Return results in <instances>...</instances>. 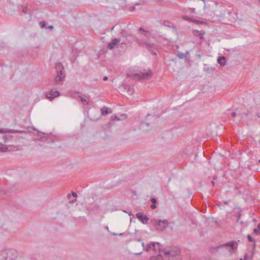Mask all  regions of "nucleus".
<instances>
[{
    "instance_id": "f257e3e1",
    "label": "nucleus",
    "mask_w": 260,
    "mask_h": 260,
    "mask_svg": "<svg viewBox=\"0 0 260 260\" xmlns=\"http://www.w3.org/2000/svg\"><path fill=\"white\" fill-rule=\"evenodd\" d=\"M151 36V34L148 30L140 27L138 32V36L136 38V42L139 45L147 48L153 55H156V52L153 51V49H155L156 45L148 42Z\"/></svg>"
},
{
    "instance_id": "9d476101",
    "label": "nucleus",
    "mask_w": 260,
    "mask_h": 260,
    "mask_svg": "<svg viewBox=\"0 0 260 260\" xmlns=\"http://www.w3.org/2000/svg\"><path fill=\"white\" fill-rule=\"evenodd\" d=\"M234 244H235L234 243L231 242L230 243H228L225 245L220 246V247H219V248H223V247L227 248L229 250V252L231 254H232L233 253H234L235 251V247H234Z\"/></svg>"
},
{
    "instance_id": "39448f33",
    "label": "nucleus",
    "mask_w": 260,
    "mask_h": 260,
    "mask_svg": "<svg viewBox=\"0 0 260 260\" xmlns=\"http://www.w3.org/2000/svg\"><path fill=\"white\" fill-rule=\"evenodd\" d=\"M3 251L5 260H13L16 257V251L14 249H6Z\"/></svg>"
},
{
    "instance_id": "5701e85b",
    "label": "nucleus",
    "mask_w": 260,
    "mask_h": 260,
    "mask_svg": "<svg viewBox=\"0 0 260 260\" xmlns=\"http://www.w3.org/2000/svg\"><path fill=\"white\" fill-rule=\"evenodd\" d=\"M182 18L184 20H187V21H192V22H197V20H196L195 19H191L188 16H186V15L182 16Z\"/></svg>"
},
{
    "instance_id": "7c9ffc66",
    "label": "nucleus",
    "mask_w": 260,
    "mask_h": 260,
    "mask_svg": "<svg viewBox=\"0 0 260 260\" xmlns=\"http://www.w3.org/2000/svg\"><path fill=\"white\" fill-rule=\"evenodd\" d=\"M145 3V1L144 0L141 1L139 3H136V5H143Z\"/></svg>"
},
{
    "instance_id": "a19ab883",
    "label": "nucleus",
    "mask_w": 260,
    "mask_h": 260,
    "mask_svg": "<svg viewBox=\"0 0 260 260\" xmlns=\"http://www.w3.org/2000/svg\"><path fill=\"white\" fill-rule=\"evenodd\" d=\"M103 80H104V81H106V80H108V77H107V76H105V77H104V78H103Z\"/></svg>"
},
{
    "instance_id": "412c9836",
    "label": "nucleus",
    "mask_w": 260,
    "mask_h": 260,
    "mask_svg": "<svg viewBox=\"0 0 260 260\" xmlns=\"http://www.w3.org/2000/svg\"><path fill=\"white\" fill-rule=\"evenodd\" d=\"M80 98L82 103L86 105L88 104L89 100L88 97H87L85 95H84L83 96H81Z\"/></svg>"
},
{
    "instance_id": "b1692460",
    "label": "nucleus",
    "mask_w": 260,
    "mask_h": 260,
    "mask_svg": "<svg viewBox=\"0 0 260 260\" xmlns=\"http://www.w3.org/2000/svg\"><path fill=\"white\" fill-rule=\"evenodd\" d=\"M253 232L256 235L260 234V223L258 224L257 228L254 229Z\"/></svg>"
},
{
    "instance_id": "9b49d317",
    "label": "nucleus",
    "mask_w": 260,
    "mask_h": 260,
    "mask_svg": "<svg viewBox=\"0 0 260 260\" xmlns=\"http://www.w3.org/2000/svg\"><path fill=\"white\" fill-rule=\"evenodd\" d=\"M21 133L20 131L8 129V128H2L0 129V133L1 134H5V133Z\"/></svg>"
},
{
    "instance_id": "4468645a",
    "label": "nucleus",
    "mask_w": 260,
    "mask_h": 260,
    "mask_svg": "<svg viewBox=\"0 0 260 260\" xmlns=\"http://www.w3.org/2000/svg\"><path fill=\"white\" fill-rule=\"evenodd\" d=\"M217 62L221 66H223L226 63V59L224 56H219L217 59Z\"/></svg>"
},
{
    "instance_id": "1a4fd4ad",
    "label": "nucleus",
    "mask_w": 260,
    "mask_h": 260,
    "mask_svg": "<svg viewBox=\"0 0 260 260\" xmlns=\"http://www.w3.org/2000/svg\"><path fill=\"white\" fill-rule=\"evenodd\" d=\"M136 217L139 221L144 224L147 223L149 220V218L146 215L142 213H137L136 214Z\"/></svg>"
},
{
    "instance_id": "a18cd8bd",
    "label": "nucleus",
    "mask_w": 260,
    "mask_h": 260,
    "mask_svg": "<svg viewBox=\"0 0 260 260\" xmlns=\"http://www.w3.org/2000/svg\"><path fill=\"white\" fill-rule=\"evenodd\" d=\"M212 184L213 186L214 185V182L213 181H212Z\"/></svg>"
},
{
    "instance_id": "dca6fc26",
    "label": "nucleus",
    "mask_w": 260,
    "mask_h": 260,
    "mask_svg": "<svg viewBox=\"0 0 260 260\" xmlns=\"http://www.w3.org/2000/svg\"><path fill=\"white\" fill-rule=\"evenodd\" d=\"M142 245L143 247V250H145L146 251H148L150 250H151L152 247V243H151L150 244H147L145 245L144 243L143 242L142 243Z\"/></svg>"
},
{
    "instance_id": "cd10ccee",
    "label": "nucleus",
    "mask_w": 260,
    "mask_h": 260,
    "mask_svg": "<svg viewBox=\"0 0 260 260\" xmlns=\"http://www.w3.org/2000/svg\"><path fill=\"white\" fill-rule=\"evenodd\" d=\"M39 25L41 28L45 27L46 26V22L44 21H42L39 23Z\"/></svg>"
},
{
    "instance_id": "393cba45",
    "label": "nucleus",
    "mask_w": 260,
    "mask_h": 260,
    "mask_svg": "<svg viewBox=\"0 0 260 260\" xmlns=\"http://www.w3.org/2000/svg\"><path fill=\"white\" fill-rule=\"evenodd\" d=\"M247 239H248V241L249 242L253 243V245H254V247L255 246V242L254 239H253L250 235H248L247 236Z\"/></svg>"
},
{
    "instance_id": "f03ea898",
    "label": "nucleus",
    "mask_w": 260,
    "mask_h": 260,
    "mask_svg": "<svg viewBox=\"0 0 260 260\" xmlns=\"http://www.w3.org/2000/svg\"><path fill=\"white\" fill-rule=\"evenodd\" d=\"M163 253L167 260H179V256L180 253V249L177 247H172L162 249L161 252Z\"/></svg>"
},
{
    "instance_id": "37998d69",
    "label": "nucleus",
    "mask_w": 260,
    "mask_h": 260,
    "mask_svg": "<svg viewBox=\"0 0 260 260\" xmlns=\"http://www.w3.org/2000/svg\"><path fill=\"white\" fill-rule=\"evenodd\" d=\"M224 203L225 204L228 205V204H229V201H224Z\"/></svg>"
},
{
    "instance_id": "f8f14e48",
    "label": "nucleus",
    "mask_w": 260,
    "mask_h": 260,
    "mask_svg": "<svg viewBox=\"0 0 260 260\" xmlns=\"http://www.w3.org/2000/svg\"><path fill=\"white\" fill-rule=\"evenodd\" d=\"M152 248L155 252H159L161 250V246L159 243L156 242H152Z\"/></svg>"
},
{
    "instance_id": "ea45409f",
    "label": "nucleus",
    "mask_w": 260,
    "mask_h": 260,
    "mask_svg": "<svg viewBox=\"0 0 260 260\" xmlns=\"http://www.w3.org/2000/svg\"><path fill=\"white\" fill-rule=\"evenodd\" d=\"M232 116L234 117H235L236 116V113L235 112H232Z\"/></svg>"
},
{
    "instance_id": "0eeeda50",
    "label": "nucleus",
    "mask_w": 260,
    "mask_h": 260,
    "mask_svg": "<svg viewBox=\"0 0 260 260\" xmlns=\"http://www.w3.org/2000/svg\"><path fill=\"white\" fill-rule=\"evenodd\" d=\"M59 95V92L55 89H52L48 93L46 94V98L49 100H52Z\"/></svg>"
},
{
    "instance_id": "8fccbe9b",
    "label": "nucleus",
    "mask_w": 260,
    "mask_h": 260,
    "mask_svg": "<svg viewBox=\"0 0 260 260\" xmlns=\"http://www.w3.org/2000/svg\"><path fill=\"white\" fill-rule=\"evenodd\" d=\"M259 2H260V0H259Z\"/></svg>"
},
{
    "instance_id": "4be33fe9",
    "label": "nucleus",
    "mask_w": 260,
    "mask_h": 260,
    "mask_svg": "<svg viewBox=\"0 0 260 260\" xmlns=\"http://www.w3.org/2000/svg\"><path fill=\"white\" fill-rule=\"evenodd\" d=\"M151 260H167L164 259L161 254H159L156 256H153Z\"/></svg>"
},
{
    "instance_id": "aec40b11",
    "label": "nucleus",
    "mask_w": 260,
    "mask_h": 260,
    "mask_svg": "<svg viewBox=\"0 0 260 260\" xmlns=\"http://www.w3.org/2000/svg\"><path fill=\"white\" fill-rule=\"evenodd\" d=\"M192 33L195 36H199L201 39H203L204 38L203 34L200 32L199 30H194L192 31Z\"/></svg>"
},
{
    "instance_id": "58836bf2",
    "label": "nucleus",
    "mask_w": 260,
    "mask_h": 260,
    "mask_svg": "<svg viewBox=\"0 0 260 260\" xmlns=\"http://www.w3.org/2000/svg\"><path fill=\"white\" fill-rule=\"evenodd\" d=\"M244 260H248V257L247 254L244 256Z\"/></svg>"
},
{
    "instance_id": "7ed1b4c3",
    "label": "nucleus",
    "mask_w": 260,
    "mask_h": 260,
    "mask_svg": "<svg viewBox=\"0 0 260 260\" xmlns=\"http://www.w3.org/2000/svg\"><path fill=\"white\" fill-rule=\"evenodd\" d=\"M56 70L57 72V75L55 78V81L56 84H58L61 81V76L63 74L64 68L63 65L60 62H58L55 66Z\"/></svg>"
},
{
    "instance_id": "c9c22d12",
    "label": "nucleus",
    "mask_w": 260,
    "mask_h": 260,
    "mask_svg": "<svg viewBox=\"0 0 260 260\" xmlns=\"http://www.w3.org/2000/svg\"><path fill=\"white\" fill-rule=\"evenodd\" d=\"M151 208L152 209H155L156 208V206L155 205H154V204H153L151 205Z\"/></svg>"
},
{
    "instance_id": "4c0bfd02",
    "label": "nucleus",
    "mask_w": 260,
    "mask_h": 260,
    "mask_svg": "<svg viewBox=\"0 0 260 260\" xmlns=\"http://www.w3.org/2000/svg\"><path fill=\"white\" fill-rule=\"evenodd\" d=\"M27 10V7H25L23 8V12L24 13H26V11Z\"/></svg>"
},
{
    "instance_id": "a211bd4d",
    "label": "nucleus",
    "mask_w": 260,
    "mask_h": 260,
    "mask_svg": "<svg viewBox=\"0 0 260 260\" xmlns=\"http://www.w3.org/2000/svg\"><path fill=\"white\" fill-rule=\"evenodd\" d=\"M123 89L127 91L129 95H132L134 93V89L133 88H131L128 85L124 86Z\"/></svg>"
},
{
    "instance_id": "2eb2a0df",
    "label": "nucleus",
    "mask_w": 260,
    "mask_h": 260,
    "mask_svg": "<svg viewBox=\"0 0 260 260\" xmlns=\"http://www.w3.org/2000/svg\"><path fill=\"white\" fill-rule=\"evenodd\" d=\"M101 113L102 115H106L112 113V110L110 108L107 107H104L101 109Z\"/></svg>"
},
{
    "instance_id": "473e14b6",
    "label": "nucleus",
    "mask_w": 260,
    "mask_h": 260,
    "mask_svg": "<svg viewBox=\"0 0 260 260\" xmlns=\"http://www.w3.org/2000/svg\"><path fill=\"white\" fill-rule=\"evenodd\" d=\"M121 119H124L126 118V115L124 114H122L121 115Z\"/></svg>"
},
{
    "instance_id": "e433bc0d",
    "label": "nucleus",
    "mask_w": 260,
    "mask_h": 260,
    "mask_svg": "<svg viewBox=\"0 0 260 260\" xmlns=\"http://www.w3.org/2000/svg\"><path fill=\"white\" fill-rule=\"evenodd\" d=\"M72 196L76 198L77 197V194L75 192H72Z\"/></svg>"
},
{
    "instance_id": "c756f323",
    "label": "nucleus",
    "mask_w": 260,
    "mask_h": 260,
    "mask_svg": "<svg viewBox=\"0 0 260 260\" xmlns=\"http://www.w3.org/2000/svg\"><path fill=\"white\" fill-rule=\"evenodd\" d=\"M111 120L112 121H114L115 120H120V118L119 117H118V116H111Z\"/></svg>"
},
{
    "instance_id": "20e7f679",
    "label": "nucleus",
    "mask_w": 260,
    "mask_h": 260,
    "mask_svg": "<svg viewBox=\"0 0 260 260\" xmlns=\"http://www.w3.org/2000/svg\"><path fill=\"white\" fill-rule=\"evenodd\" d=\"M152 76V72L150 70L147 71L146 72H141L140 73L133 74L132 77L136 79H148Z\"/></svg>"
},
{
    "instance_id": "ddd939ff",
    "label": "nucleus",
    "mask_w": 260,
    "mask_h": 260,
    "mask_svg": "<svg viewBox=\"0 0 260 260\" xmlns=\"http://www.w3.org/2000/svg\"><path fill=\"white\" fill-rule=\"evenodd\" d=\"M120 40L119 39L115 38L113 39L111 43H110L108 45V48L110 49H112L114 48L115 45L119 42H120Z\"/></svg>"
},
{
    "instance_id": "f3484780",
    "label": "nucleus",
    "mask_w": 260,
    "mask_h": 260,
    "mask_svg": "<svg viewBox=\"0 0 260 260\" xmlns=\"http://www.w3.org/2000/svg\"><path fill=\"white\" fill-rule=\"evenodd\" d=\"M13 138L12 136L4 134L3 135V140L4 143H7Z\"/></svg>"
},
{
    "instance_id": "72a5a7b5",
    "label": "nucleus",
    "mask_w": 260,
    "mask_h": 260,
    "mask_svg": "<svg viewBox=\"0 0 260 260\" xmlns=\"http://www.w3.org/2000/svg\"><path fill=\"white\" fill-rule=\"evenodd\" d=\"M151 201L152 203L155 204L156 202V200L155 198H152Z\"/></svg>"
},
{
    "instance_id": "f704fd0d",
    "label": "nucleus",
    "mask_w": 260,
    "mask_h": 260,
    "mask_svg": "<svg viewBox=\"0 0 260 260\" xmlns=\"http://www.w3.org/2000/svg\"><path fill=\"white\" fill-rule=\"evenodd\" d=\"M54 27L52 25H49V26H48L47 27V29H50V30H52L53 29Z\"/></svg>"
},
{
    "instance_id": "09e8293b",
    "label": "nucleus",
    "mask_w": 260,
    "mask_h": 260,
    "mask_svg": "<svg viewBox=\"0 0 260 260\" xmlns=\"http://www.w3.org/2000/svg\"><path fill=\"white\" fill-rule=\"evenodd\" d=\"M259 162H260V159L259 160Z\"/></svg>"
},
{
    "instance_id": "c03bdc74",
    "label": "nucleus",
    "mask_w": 260,
    "mask_h": 260,
    "mask_svg": "<svg viewBox=\"0 0 260 260\" xmlns=\"http://www.w3.org/2000/svg\"><path fill=\"white\" fill-rule=\"evenodd\" d=\"M75 201H76V200H73V201H70V202H71V203H73L75 202Z\"/></svg>"
},
{
    "instance_id": "c85d7f7f",
    "label": "nucleus",
    "mask_w": 260,
    "mask_h": 260,
    "mask_svg": "<svg viewBox=\"0 0 260 260\" xmlns=\"http://www.w3.org/2000/svg\"><path fill=\"white\" fill-rule=\"evenodd\" d=\"M0 260H5L3 251H0Z\"/></svg>"
},
{
    "instance_id": "de8ad7c7",
    "label": "nucleus",
    "mask_w": 260,
    "mask_h": 260,
    "mask_svg": "<svg viewBox=\"0 0 260 260\" xmlns=\"http://www.w3.org/2000/svg\"><path fill=\"white\" fill-rule=\"evenodd\" d=\"M145 124H146V125L148 126L149 125V124L148 123H145Z\"/></svg>"
},
{
    "instance_id": "79ce46f5",
    "label": "nucleus",
    "mask_w": 260,
    "mask_h": 260,
    "mask_svg": "<svg viewBox=\"0 0 260 260\" xmlns=\"http://www.w3.org/2000/svg\"><path fill=\"white\" fill-rule=\"evenodd\" d=\"M67 197H68V198L69 199H71V195L70 194H68L67 195Z\"/></svg>"
},
{
    "instance_id": "bb28decb",
    "label": "nucleus",
    "mask_w": 260,
    "mask_h": 260,
    "mask_svg": "<svg viewBox=\"0 0 260 260\" xmlns=\"http://www.w3.org/2000/svg\"><path fill=\"white\" fill-rule=\"evenodd\" d=\"M121 36H122L123 37H128V34H127V32L124 30H122V31L121 32Z\"/></svg>"
},
{
    "instance_id": "423d86ee",
    "label": "nucleus",
    "mask_w": 260,
    "mask_h": 260,
    "mask_svg": "<svg viewBox=\"0 0 260 260\" xmlns=\"http://www.w3.org/2000/svg\"><path fill=\"white\" fill-rule=\"evenodd\" d=\"M154 225L156 226L157 230L162 231L168 226V222L167 220H155Z\"/></svg>"
},
{
    "instance_id": "a878e982",
    "label": "nucleus",
    "mask_w": 260,
    "mask_h": 260,
    "mask_svg": "<svg viewBox=\"0 0 260 260\" xmlns=\"http://www.w3.org/2000/svg\"><path fill=\"white\" fill-rule=\"evenodd\" d=\"M164 25L166 26H168V27H171L172 26V23H171L169 21H165L164 22Z\"/></svg>"
},
{
    "instance_id": "2f4dec72",
    "label": "nucleus",
    "mask_w": 260,
    "mask_h": 260,
    "mask_svg": "<svg viewBox=\"0 0 260 260\" xmlns=\"http://www.w3.org/2000/svg\"><path fill=\"white\" fill-rule=\"evenodd\" d=\"M248 115H249V111H247V112L243 113L242 114V117H244V116H247Z\"/></svg>"
},
{
    "instance_id": "6ab92c4d",
    "label": "nucleus",
    "mask_w": 260,
    "mask_h": 260,
    "mask_svg": "<svg viewBox=\"0 0 260 260\" xmlns=\"http://www.w3.org/2000/svg\"><path fill=\"white\" fill-rule=\"evenodd\" d=\"M188 55H189V51H187L185 54L182 52L178 53L177 56L179 58L183 59L186 58Z\"/></svg>"
},
{
    "instance_id": "6e6552de",
    "label": "nucleus",
    "mask_w": 260,
    "mask_h": 260,
    "mask_svg": "<svg viewBox=\"0 0 260 260\" xmlns=\"http://www.w3.org/2000/svg\"><path fill=\"white\" fill-rule=\"evenodd\" d=\"M16 150H17V148L15 146H6V145L3 144L2 143H0V152H7L8 151H15Z\"/></svg>"
},
{
    "instance_id": "49530a36",
    "label": "nucleus",
    "mask_w": 260,
    "mask_h": 260,
    "mask_svg": "<svg viewBox=\"0 0 260 260\" xmlns=\"http://www.w3.org/2000/svg\"><path fill=\"white\" fill-rule=\"evenodd\" d=\"M213 179L214 180H215V179H216V176H214V177H213Z\"/></svg>"
}]
</instances>
